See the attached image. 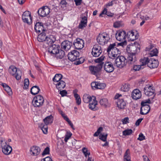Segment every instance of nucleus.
Here are the masks:
<instances>
[{
  "label": "nucleus",
  "mask_w": 161,
  "mask_h": 161,
  "mask_svg": "<svg viewBox=\"0 0 161 161\" xmlns=\"http://www.w3.org/2000/svg\"><path fill=\"white\" fill-rule=\"evenodd\" d=\"M130 85L128 84H125L121 87L122 90L124 92H127L129 90L130 88Z\"/></svg>",
  "instance_id": "obj_42"
},
{
  "label": "nucleus",
  "mask_w": 161,
  "mask_h": 161,
  "mask_svg": "<svg viewBox=\"0 0 161 161\" xmlns=\"http://www.w3.org/2000/svg\"><path fill=\"white\" fill-rule=\"evenodd\" d=\"M129 149H127L126 151L124 156V161H131Z\"/></svg>",
  "instance_id": "obj_32"
},
{
  "label": "nucleus",
  "mask_w": 161,
  "mask_h": 161,
  "mask_svg": "<svg viewBox=\"0 0 161 161\" xmlns=\"http://www.w3.org/2000/svg\"><path fill=\"white\" fill-rule=\"evenodd\" d=\"M82 151L86 157L87 155H89L90 154V153L88 151L87 148L86 147H83Z\"/></svg>",
  "instance_id": "obj_52"
},
{
  "label": "nucleus",
  "mask_w": 161,
  "mask_h": 161,
  "mask_svg": "<svg viewBox=\"0 0 161 161\" xmlns=\"http://www.w3.org/2000/svg\"><path fill=\"white\" fill-rule=\"evenodd\" d=\"M141 96V93L139 90L135 89L132 92V97L134 99L137 100L140 98Z\"/></svg>",
  "instance_id": "obj_24"
},
{
  "label": "nucleus",
  "mask_w": 161,
  "mask_h": 161,
  "mask_svg": "<svg viewBox=\"0 0 161 161\" xmlns=\"http://www.w3.org/2000/svg\"><path fill=\"white\" fill-rule=\"evenodd\" d=\"M126 33L125 31H117L115 34V37L116 39L119 41H123L126 40Z\"/></svg>",
  "instance_id": "obj_13"
},
{
  "label": "nucleus",
  "mask_w": 161,
  "mask_h": 161,
  "mask_svg": "<svg viewBox=\"0 0 161 161\" xmlns=\"http://www.w3.org/2000/svg\"><path fill=\"white\" fill-rule=\"evenodd\" d=\"M56 85L57 88L59 90H61L62 89L64 88L66 84L64 81L61 80L56 84Z\"/></svg>",
  "instance_id": "obj_29"
},
{
  "label": "nucleus",
  "mask_w": 161,
  "mask_h": 161,
  "mask_svg": "<svg viewBox=\"0 0 161 161\" xmlns=\"http://www.w3.org/2000/svg\"><path fill=\"white\" fill-rule=\"evenodd\" d=\"M8 71L10 74L14 76L17 80H19L21 78V71L15 66H10L8 69Z\"/></svg>",
  "instance_id": "obj_3"
},
{
  "label": "nucleus",
  "mask_w": 161,
  "mask_h": 161,
  "mask_svg": "<svg viewBox=\"0 0 161 161\" xmlns=\"http://www.w3.org/2000/svg\"><path fill=\"white\" fill-rule=\"evenodd\" d=\"M98 82H92L91 84L92 88L93 89H97Z\"/></svg>",
  "instance_id": "obj_54"
},
{
  "label": "nucleus",
  "mask_w": 161,
  "mask_h": 161,
  "mask_svg": "<svg viewBox=\"0 0 161 161\" xmlns=\"http://www.w3.org/2000/svg\"><path fill=\"white\" fill-rule=\"evenodd\" d=\"M60 5L61 7L63 9H65L66 7L68 5V3L66 0H62L60 2Z\"/></svg>",
  "instance_id": "obj_43"
},
{
  "label": "nucleus",
  "mask_w": 161,
  "mask_h": 161,
  "mask_svg": "<svg viewBox=\"0 0 161 161\" xmlns=\"http://www.w3.org/2000/svg\"><path fill=\"white\" fill-rule=\"evenodd\" d=\"M150 108L149 106H143L141 107L140 109V114L142 115H146L150 111Z\"/></svg>",
  "instance_id": "obj_25"
},
{
  "label": "nucleus",
  "mask_w": 161,
  "mask_h": 161,
  "mask_svg": "<svg viewBox=\"0 0 161 161\" xmlns=\"http://www.w3.org/2000/svg\"><path fill=\"white\" fill-rule=\"evenodd\" d=\"M47 37L45 33L42 32L38 35L37 38V40L39 42L44 41L45 42Z\"/></svg>",
  "instance_id": "obj_30"
},
{
  "label": "nucleus",
  "mask_w": 161,
  "mask_h": 161,
  "mask_svg": "<svg viewBox=\"0 0 161 161\" xmlns=\"http://www.w3.org/2000/svg\"><path fill=\"white\" fill-rule=\"evenodd\" d=\"M74 96L75 98L76 103L78 105H80L81 103V100L80 96L78 94H75Z\"/></svg>",
  "instance_id": "obj_48"
},
{
  "label": "nucleus",
  "mask_w": 161,
  "mask_h": 161,
  "mask_svg": "<svg viewBox=\"0 0 161 161\" xmlns=\"http://www.w3.org/2000/svg\"><path fill=\"white\" fill-rule=\"evenodd\" d=\"M108 135L107 134L104 135L101 134L99 136V138L103 142H106L107 140V137Z\"/></svg>",
  "instance_id": "obj_53"
},
{
  "label": "nucleus",
  "mask_w": 161,
  "mask_h": 161,
  "mask_svg": "<svg viewBox=\"0 0 161 161\" xmlns=\"http://www.w3.org/2000/svg\"><path fill=\"white\" fill-rule=\"evenodd\" d=\"M40 148L38 147L33 146L30 148V153L32 156H36L40 154Z\"/></svg>",
  "instance_id": "obj_20"
},
{
  "label": "nucleus",
  "mask_w": 161,
  "mask_h": 161,
  "mask_svg": "<svg viewBox=\"0 0 161 161\" xmlns=\"http://www.w3.org/2000/svg\"><path fill=\"white\" fill-rule=\"evenodd\" d=\"M132 132L133 131L131 129H128L123 131L122 133L123 135L126 136L130 135L132 133Z\"/></svg>",
  "instance_id": "obj_45"
},
{
  "label": "nucleus",
  "mask_w": 161,
  "mask_h": 161,
  "mask_svg": "<svg viewBox=\"0 0 161 161\" xmlns=\"http://www.w3.org/2000/svg\"><path fill=\"white\" fill-rule=\"evenodd\" d=\"M123 24L122 21H118L114 24V26L115 28H119L123 25Z\"/></svg>",
  "instance_id": "obj_46"
},
{
  "label": "nucleus",
  "mask_w": 161,
  "mask_h": 161,
  "mask_svg": "<svg viewBox=\"0 0 161 161\" xmlns=\"http://www.w3.org/2000/svg\"><path fill=\"white\" fill-rule=\"evenodd\" d=\"M104 56H101V57L96 59L95 60V62L96 63H99V64L102 63L103 65V63L102 61L104 60Z\"/></svg>",
  "instance_id": "obj_50"
},
{
  "label": "nucleus",
  "mask_w": 161,
  "mask_h": 161,
  "mask_svg": "<svg viewBox=\"0 0 161 161\" xmlns=\"http://www.w3.org/2000/svg\"><path fill=\"white\" fill-rule=\"evenodd\" d=\"M45 124L48 125L51 124L53 121V117L52 115H51L46 117L43 119Z\"/></svg>",
  "instance_id": "obj_27"
},
{
  "label": "nucleus",
  "mask_w": 161,
  "mask_h": 161,
  "mask_svg": "<svg viewBox=\"0 0 161 161\" xmlns=\"http://www.w3.org/2000/svg\"><path fill=\"white\" fill-rule=\"evenodd\" d=\"M89 105V107L90 109L93 111H95L98 108L96 107L97 104V102L96 100V98L95 97H93V99Z\"/></svg>",
  "instance_id": "obj_22"
},
{
  "label": "nucleus",
  "mask_w": 161,
  "mask_h": 161,
  "mask_svg": "<svg viewBox=\"0 0 161 161\" xmlns=\"http://www.w3.org/2000/svg\"><path fill=\"white\" fill-rule=\"evenodd\" d=\"M66 121L68 122V124L71 126L73 130H75V128H74L73 125V123L71 122V121L69 119V118H66Z\"/></svg>",
  "instance_id": "obj_62"
},
{
  "label": "nucleus",
  "mask_w": 161,
  "mask_h": 161,
  "mask_svg": "<svg viewBox=\"0 0 161 161\" xmlns=\"http://www.w3.org/2000/svg\"><path fill=\"white\" fill-rule=\"evenodd\" d=\"M98 84L97 89H103L106 86V85L105 83H101L99 82H98Z\"/></svg>",
  "instance_id": "obj_51"
},
{
  "label": "nucleus",
  "mask_w": 161,
  "mask_h": 161,
  "mask_svg": "<svg viewBox=\"0 0 161 161\" xmlns=\"http://www.w3.org/2000/svg\"><path fill=\"white\" fill-rule=\"evenodd\" d=\"M44 102L43 97L38 95L35 97L32 101L33 105L35 107H39L42 105Z\"/></svg>",
  "instance_id": "obj_4"
},
{
  "label": "nucleus",
  "mask_w": 161,
  "mask_h": 161,
  "mask_svg": "<svg viewBox=\"0 0 161 161\" xmlns=\"http://www.w3.org/2000/svg\"><path fill=\"white\" fill-rule=\"evenodd\" d=\"M59 94H61L62 97H64L66 96L67 94V92L66 90L60 91L59 92Z\"/></svg>",
  "instance_id": "obj_61"
},
{
  "label": "nucleus",
  "mask_w": 161,
  "mask_h": 161,
  "mask_svg": "<svg viewBox=\"0 0 161 161\" xmlns=\"http://www.w3.org/2000/svg\"><path fill=\"white\" fill-rule=\"evenodd\" d=\"M0 144L2 148H3L4 146L6 145V141L4 138H0Z\"/></svg>",
  "instance_id": "obj_55"
},
{
  "label": "nucleus",
  "mask_w": 161,
  "mask_h": 161,
  "mask_svg": "<svg viewBox=\"0 0 161 161\" xmlns=\"http://www.w3.org/2000/svg\"><path fill=\"white\" fill-rule=\"evenodd\" d=\"M129 36V38L132 41H134L136 38V36L134 35V32L133 31H129L127 33Z\"/></svg>",
  "instance_id": "obj_41"
},
{
  "label": "nucleus",
  "mask_w": 161,
  "mask_h": 161,
  "mask_svg": "<svg viewBox=\"0 0 161 161\" xmlns=\"http://www.w3.org/2000/svg\"><path fill=\"white\" fill-rule=\"evenodd\" d=\"M63 76L60 74H57L55 75L54 77L53 78V81L54 82H58L61 81V80Z\"/></svg>",
  "instance_id": "obj_36"
},
{
  "label": "nucleus",
  "mask_w": 161,
  "mask_h": 161,
  "mask_svg": "<svg viewBox=\"0 0 161 161\" xmlns=\"http://www.w3.org/2000/svg\"><path fill=\"white\" fill-rule=\"evenodd\" d=\"M2 149L3 153L6 155L10 154L12 151L11 147L7 145L5 146H4L2 148Z\"/></svg>",
  "instance_id": "obj_26"
},
{
  "label": "nucleus",
  "mask_w": 161,
  "mask_h": 161,
  "mask_svg": "<svg viewBox=\"0 0 161 161\" xmlns=\"http://www.w3.org/2000/svg\"><path fill=\"white\" fill-rule=\"evenodd\" d=\"M100 104L104 106L105 107H107L108 105V100L106 98H103L101 99L99 102Z\"/></svg>",
  "instance_id": "obj_39"
},
{
  "label": "nucleus",
  "mask_w": 161,
  "mask_h": 161,
  "mask_svg": "<svg viewBox=\"0 0 161 161\" xmlns=\"http://www.w3.org/2000/svg\"><path fill=\"white\" fill-rule=\"evenodd\" d=\"M50 148L48 147H47L44 150L43 152L42 153V155L43 156L44 155L46 154H48L49 153Z\"/></svg>",
  "instance_id": "obj_56"
},
{
  "label": "nucleus",
  "mask_w": 161,
  "mask_h": 161,
  "mask_svg": "<svg viewBox=\"0 0 161 161\" xmlns=\"http://www.w3.org/2000/svg\"><path fill=\"white\" fill-rule=\"evenodd\" d=\"M122 95L119 94H117L115 96V99H118L117 102V105L118 107L120 109L124 108L126 105L125 102L124 101L123 98H119Z\"/></svg>",
  "instance_id": "obj_12"
},
{
  "label": "nucleus",
  "mask_w": 161,
  "mask_h": 161,
  "mask_svg": "<svg viewBox=\"0 0 161 161\" xmlns=\"http://www.w3.org/2000/svg\"><path fill=\"white\" fill-rule=\"evenodd\" d=\"M142 66L141 65H134L133 66V69L135 70V71H137L139 70L140 69L141 66Z\"/></svg>",
  "instance_id": "obj_60"
},
{
  "label": "nucleus",
  "mask_w": 161,
  "mask_h": 161,
  "mask_svg": "<svg viewBox=\"0 0 161 161\" xmlns=\"http://www.w3.org/2000/svg\"><path fill=\"white\" fill-rule=\"evenodd\" d=\"M22 19L24 22L30 24L32 21L31 12L29 11L25 12L22 15Z\"/></svg>",
  "instance_id": "obj_10"
},
{
  "label": "nucleus",
  "mask_w": 161,
  "mask_h": 161,
  "mask_svg": "<svg viewBox=\"0 0 161 161\" xmlns=\"http://www.w3.org/2000/svg\"><path fill=\"white\" fill-rule=\"evenodd\" d=\"M86 25H87L81 23L80 22L78 27L79 29H82L84 27H85L86 26Z\"/></svg>",
  "instance_id": "obj_63"
},
{
  "label": "nucleus",
  "mask_w": 161,
  "mask_h": 161,
  "mask_svg": "<svg viewBox=\"0 0 161 161\" xmlns=\"http://www.w3.org/2000/svg\"><path fill=\"white\" fill-rule=\"evenodd\" d=\"M104 14H106L108 16L110 17L113 16L114 15L113 13L107 12V9L106 8H104L102 11V12L99 14V16H102V15Z\"/></svg>",
  "instance_id": "obj_37"
},
{
  "label": "nucleus",
  "mask_w": 161,
  "mask_h": 161,
  "mask_svg": "<svg viewBox=\"0 0 161 161\" xmlns=\"http://www.w3.org/2000/svg\"><path fill=\"white\" fill-rule=\"evenodd\" d=\"M79 52L75 50H73L69 53L68 55V58L71 61H75L79 58Z\"/></svg>",
  "instance_id": "obj_9"
},
{
  "label": "nucleus",
  "mask_w": 161,
  "mask_h": 161,
  "mask_svg": "<svg viewBox=\"0 0 161 161\" xmlns=\"http://www.w3.org/2000/svg\"><path fill=\"white\" fill-rule=\"evenodd\" d=\"M115 58V64L117 67L122 68L126 65L127 61L124 56H119Z\"/></svg>",
  "instance_id": "obj_5"
},
{
  "label": "nucleus",
  "mask_w": 161,
  "mask_h": 161,
  "mask_svg": "<svg viewBox=\"0 0 161 161\" xmlns=\"http://www.w3.org/2000/svg\"><path fill=\"white\" fill-rule=\"evenodd\" d=\"M104 70L107 73H111L114 70V68L112 63L110 62H106L104 65Z\"/></svg>",
  "instance_id": "obj_18"
},
{
  "label": "nucleus",
  "mask_w": 161,
  "mask_h": 161,
  "mask_svg": "<svg viewBox=\"0 0 161 161\" xmlns=\"http://www.w3.org/2000/svg\"><path fill=\"white\" fill-rule=\"evenodd\" d=\"M149 59L148 58H144L140 60V64L142 66L146 65V64L148 65V62L149 61Z\"/></svg>",
  "instance_id": "obj_38"
},
{
  "label": "nucleus",
  "mask_w": 161,
  "mask_h": 161,
  "mask_svg": "<svg viewBox=\"0 0 161 161\" xmlns=\"http://www.w3.org/2000/svg\"><path fill=\"white\" fill-rule=\"evenodd\" d=\"M103 67L102 63L98 64L95 66H91L89 67V69L92 74L96 76L101 71Z\"/></svg>",
  "instance_id": "obj_8"
},
{
  "label": "nucleus",
  "mask_w": 161,
  "mask_h": 161,
  "mask_svg": "<svg viewBox=\"0 0 161 161\" xmlns=\"http://www.w3.org/2000/svg\"><path fill=\"white\" fill-rule=\"evenodd\" d=\"M34 28L36 32L38 33L45 31L43 27V24L42 22H38L36 23L35 25Z\"/></svg>",
  "instance_id": "obj_21"
},
{
  "label": "nucleus",
  "mask_w": 161,
  "mask_h": 161,
  "mask_svg": "<svg viewBox=\"0 0 161 161\" xmlns=\"http://www.w3.org/2000/svg\"><path fill=\"white\" fill-rule=\"evenodd\" d=\"M110 39L109 34L106 32H103L99 34L97 40L99 44L103 45L107 44Z\"/></svg>",
  "instance_id": "obj_2"
},
{
  "label": "nucleus",
  "mask_w": 161,
  "mask_h": 161,
  "mask_svg": "<svg viewBox=\"0 0 161 161\" xmlns=\"http://www.w3.org/2000/svg\"><path fill=\"white\" fill-rule=\"evenodd\" d=\"M50 13V8L47 6L40 8L37 11L39 16L43 17L47 16Z\"/></svg>",
  "instance_id": "obj_6"
},
{
  "label": "nucleus",
  "mask_w": 161,
  "mask_h": 161,
  "mask_svg": "<svg viewBox=\"0 0 161 161\" xmlns=\"http://www.w3.org/2000/svg\"><path fill=\"white\" fill-rule=\"evenodd\" d=\"M116 47H117L116 44L115 43L110 44L107 48V52L109 54L110 52H112L113 49Z\"/></svg>",
  "instance_id": "obj_35"
},
{
  "label": "nucleus",
  "mask_w": 161,
  "mask_h": 161,
  "mask_svg": "<svg viewBox=\"0 0 161 161\" xmlns=\"http://www.w3.org/2000/svg\"><path fill=\"white\" fill-rule=\"evenodd\" d=\"M140 45L136 42H135L133 44L130 45L127 49L129 53L127 57V61L129 63L133 64L136 61V54L139 52Z\"/></svg>",
  "instance_id": "obj_1"
},
{
  "label": "nucleus",
  "mask_w": 161,
  "mask_h": 161,
  "mask_svg": "<svg viewBox=\"0 0 161 161\" xmlns=\"http://www.w3.org/2000/svg\"><path fill=\"white\" fill-rule=\"evenodd\" d=\"M65 55L64 52L60 49L59 52L55 55L57 58L62 59L64 56Z\"/></svg>",
  "instance_id": "obj_33"
},
{
  "label": "nucleus",
  "mask_w": 161,
  "mask_h": 161,
  "mask_svg": "<svg viewBox=\"0 0 161 161\" xmlns=\"http://www.w3.org/2000/svg\"><path fill=\"white\" fill-rule=\"evenodd\" d=\"M102 52L101 47L98 45H96L92 49V53L93 57H98Z\"/></svg>",
  "instance_id": "obj_14"
},
{
  "label": "nucleus",
  "mask_w": 161,
  "mask_h": 161,
  "mask_svg": "<svg viewBox=\"0 0 161 161\" xmlns=\"http://www.w3.org/2000/svg\"><path fill=\"white\" fill-rule=\"evenodd\" d=\"M93 96L91 97L90 95L85 94L83 96V102L86 103H88L92 101Z\"/></svg>",
  "instance_id": "obj_28"
},
{
  "label": "nucleus",
  "mask_w": 161,
  "mask_h": 161,
  "mask_svg": "<svg viewBox=\"0 0 161 161\" xmlns=\"http://www.w3.org/2000/svg\"><path fill=\"white\" fill-rule=\"evenodd\" d=\"M84 40L81 39L77 38L73 42V45L75 49L80 50L84 47Z\"/></svg>",
  "instance_id": "obj_15"
},
{
  "label": "nucleus",
  "mask_w": 161,
  "mask_h": 161,
  "mask_svg": "<svg viewBox=\"0 0 161 161\" xmlns=\"http://www.w3.org/2000/svg\"><path fill=\"white\" fill-rule=\"evenodd\" d=\"M72 45V43L71 42L65 40L61 43V46L62 49L67 51L70 49Z\"/></svg>",
  "instance_id": "obj_17"
},
{
  "label": "nucleus",
  "mask_w": 161,
  "mask_h": 161,
  "mask_svg": "<svg viewBox=\"0 0 161 161\" xmlns=\"http://www.w3.org/2000/svg\"><path fill=\"white\" fill-rule=\"evenodd\" d=\"M120 49V48L117 47L113 49V51L111 52V53L110 54L109 57L112 59H115L116 57L119 56V55L121 53Z\"/></svg>",
  "instance_id": "obj_23"
},
{
  "label": "nucleus",
  "mask_w": 161,
  "mask_h": 161,
  "mask_svg": "<svg viewBox=\"0 0 161 161\" xmlns=\"http://www.w3.org/2000/svg\"><path fill=\"white\" fill-rule=\"evenodd\" d=\"M40 127L44 134L47 133L48 126L47 125L42 123L40 125Z\"/></svg>",
  "instance_id": "obj_34"
},
{
  "label": "nucleus",
  "mask_w": 161,
  "mask_h": 161,
  "mask_svg": "<svg viewBox=\"0 0 161 161\" xmlns=\"http://www.w3.org/2000/svg\"><path fill=\"white\" fill-rule=\"evenodd\" d=\"M41 161H52V158L49 156L42 159Z\"/></svg>",
  "instance_id": "obj_64"
},
{
  "label": "nucleus",
  "mask_w": 161,
  "mask_h": 161,
  "mask_svg": "<svg viewBox=\"0 0 161 161\" xmlns=\"http://www.w3.org/2000/svg\"><path fill=\"white\" fill-rule=\"evenodd\" d=\"M40 90L39 87L37 86H35L31 87V92L33 95H35L39 92Z\"/></svg>",
  "instance_id": "obj_31"
},
{
  "label": "nucleus",
  "mask_w": 161,
  "mask_h": 161,
  "mask_svg": "<svg viewBox=\"0 0 161 161\" xmlns=\"http://www.w3.org/2000/svg\"><path fill=\"white\" fill-rule=\"evenodd\" d=\"M84 59L83 58L80 57L78 58L75 62V64L76 65H78L83 63L84 61Z\"/></svg>",
  "instance_id": "obj_47"
},
{
  "label": "nucleus",
  "mask_w": 161,
  "mask_h": 161,
  "mask_svg": "<svg viewBox=\"0 0 161 161\" xmlns=\"http://www.w3.org/2000/svg\"><path fill=\"white\" fill-rule=\"evenodd\" d=\"M81 23L87 25V18L86 16H84L82 17V19L80 21Z\"/></svg>",
  "instance_id": "obj_59"
},
{
  "label": "nucleus",
  "mask_w": 161,
  "mask_h": 161,
  "mask_svg": "<svg viewBox=\"0 0 161 161\" xmlns=\"http://www.w3.org/2000/svg\"><path fill=\"white\" fill-rule=\"evenodd\" d=\"M60 49L59 45L54 44L48 47L47 51L51 55H56Z\"/></svg>",
  "instance_id": "obj_7"
},
{
  "label": "nucleus",
  "mask_w": 161,
  "mask_h": 161,
  "mask_svg": "<svg viewBox=\"0 0 161 161\" xmlns=\"http://www.w3.org/2000/svg\"><path fill=\"white\" fill-rule=\"evenodd\" d=\"M121 42L120 43H118L116 45V47L118 48H120V49H122L126 45L127 42L126 40H124Z\"/></svg>",
  "instance_id": "obj_40"
},
{
  "label": "nucleus",
  "mask_w": 161,
  "mask_h": 161,
  "mask_svg": "<svg viewBox=\"0 0 161 161\" xmlns=\"http://www.w3.org/2000/svg\"><path fill=\"white\" fill-rule=\"evenodd\" d=\"M151 103V101L149 99H148L147 100H145L142 101L141 103V107L143 106H149L147 104V103Z\"/></svg>",
  "instance_id": "obj_49"
},
{
  "label": "nucleus",
  "mask_w": 161,
  "mask_h": 161,
  "mask_svg": "<svg viewBox=\"0 0 161 161\" xmlns=\"http://www.w3.org/2000/svg\"><path fill=\"white\" fill-rule=\"evenodd\" d=\"M56 41V38L55 36L53 35H50L48 36H47L45 42H44V45L46 47H48L50 45H52Z\"/></svg>",
  "instance_id": "obj_11"
},
{
  "label": "nucleus",
  "mask_w": 161,
  "mask_h": 161,
  "mask_svg": "<svg viewBox=\"0 0 161 161\" xmlns=\"http://www.w3.org/2000/svg\"><path fill=\"white\" fill-rule=\"evenodd\" d=\"M145 136L142 133H140L139 135V137L137 138V140L140 141H142L145 139Z\"/></svg>",
  "instance_id": "obj_58"
},
{
  "label": "nucleus",
  "mask_w": 161,
  "mask_h": 161,
  "mask_svg": "<svg viewBox=\"0 0 161 161\" xmlns=\"http://www.w3.org/2000/svg\"><path fill=\"white\" fill-rule=\"evenodd\" d=\"M158 53V50L156 48H154L149 53V56L153 57V56H156Z\"/></svg>",
  "instance_id": "obj_44"
},
{
  "label": "nucleus",
  "mask_w": 161,
  "mask_h": 161,
  "mask_svg": "<svg viewBox=\"0 0 161 161\" xmlns=\"http://www.w3.org/2000/svg\"><path fill=\"white\" fill-rule=\"evenodd\" d=\"M72 135V134L71 133H67L66 134L64 138V141L65 142H67L68 141V140L69 138Z\"/></svg>",
  "instance_id": "obj_57"
},
{
  "label": "nucleus",
  "mask_w": 161,
  "mask_h": 161,
  "mask_svg": "<svg viewBox=\"0 0 161 161\" xmlns=\"http://www.w3.org/2000/svg\"><path fill=\"white\" fill-rule=\"evenodd\" d=\"M159 64L157 60L153 58H150L148 62V66L151 69H154L157 68Z\"/></svg>",
  "instance_id": "obj_19"
},
{
  "label": "nucleus",
  "mask_w": 161,
  "mask_h": 161,
  "mask_svg": "<svg viewBox=\"0 0 161 161\" xmlns=\"http://www.w3.org/2000/svg\"><path fill=\"white\" fill-rule=\"evenodd\" d=\"M144 92L146 95L149 97L154 95L155 90L152 86L147 85L144 88Z\"/></svg>",
  "instance_id": "obj_16"
}]
</instances>
